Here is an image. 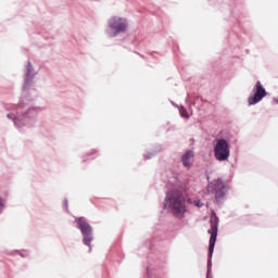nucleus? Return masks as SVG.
<instances>
[{
	"instance_id": "nucleus-14",
	"label": "nucleus",
	"mask_w": 278,
	"mask_h": 278,
	"mask_svg": "<svg viewBox=\"0 0 278 278\" xmlns=\"http://www.w3.org/2000/svg\"><path fill=\"white\" fill-rule=\"evenodd\" d=\"M147 276L148 278H153V269L151 267H147Z\"/></svg>"
},
{
	"instance_id": "nucleus-3",
	"label": "nucleus",
	"mask_w": 278,
	"mask_h": 278,
	"mask_svg": "<svg viewBox=\"0 0 278 278\" xmlns=\"http://www.w3.org/2000/svg\"><path fill=\"white\" fill-rule=\"evenodd\" d=\"M218 223H220V219H218V215H216V212L213 211L210 219L211 229L207 231L211 237L208 241L206 278H213L212 276H210V274L212 273V257L214 255V248L216 247V239L218 238Z\"/></svg>"
},
{
	"instance_id": "nucleus-13",
	"label": "nucleus",
	"mask_w": 278,
	"mask_h": 278,
	"mask_svg": "<svg viewBox=\"0 0 278 278\" xmlns=\"http://www.w3.org/2000/svg\"><path fill=\"white\" fill-rule=\"evenodd\" d=\"M63 210H65L66 214H71V210H68V199H64L63 201Z\"/></svg>"
},
{
	"instance_id": "nucleus-20",
	"label": "nucleus",
	"mask_w": 278,
	"mask_h": 278,
	"mask_svg": "<svg viewBox=\"0 0 278 278\" xmlns=\"http://www.w3.org/2000/svg\"><path fill=\"white\" fill-rule=\"evenodd\" d=\"M190 96H187L186 103H189Z\"/></svg>"
},
{
	"instance_id": "nucleus-21",
	"label": "nucleus",
	"mask_w": 278,
	"mask_h": 278,
	"mask_svg": "<svg viewBox=\"0 0 278 278\" xmlns=\"http://www.w3.org/2000/svg\"><path fill=\"white\" fill-rule=\"evenodd\" d=\"M173 105H175V102H172Z\"/></svg>"
},
{
	"instance_id": "nucleus-4",
	"label": "nucleus",
	"mask_w": 278,
	"mask_h": 278,
	"mask_svg": "<svg viewBox=\"0 0 278 278\" xmlns=\"http://www.w3.org/2000/svg\"><path fill=\"white\" fill-rule=\"evenodd\" d=\"M76 229L80 231L83 236V244L89 248V253L92 252V242L94 241V230L86 217H74Z\"/></svg>"
},
{
	"instance_id": "nucleus-15",
	"label": "nucleus",
	"mask_w": 278,
	"mask_h": 278,
	"mask_svg": "<svg viewBox=\"0 0 278 278\" xmlns=\"http://www.w3.org/2000/svg\"><path fill=\"white\" fill-rule=\"evenodd\" d=\"M94 153H97V150H92L90 153L87 154V157H90V160H94Z\"/></svg>"
},
{
	"instance_id": "nucleus-8",
	"label": "nucleus",
	"mask_w": 278,
	"mask_h": 278,
	"mask_svg": "<svg viewBox=\"0 0 278 278\" xmlns=\"http://www.w3.org/2000/svg\"><path fill=\"white\" fill-rule=\"evenodd\" d=\"M38 75V70L34 68V64L31 61H27L26 65L24 66V85H23V92H27L34 86V80Z\"/></svg>"
},
{
	"instance_id": "nucleus-17",
	"label": "nucleus",
	"mask_w": 278,
	"mask_h": 278,
	"mask_svg": "<svg viewBox=\"0 0 278 278\" xmlns=\"http://www.w3.org/2000/svg\"><path fill=\"white\" fill-rule=\"evenodd\" d=\"M194 205L195 207H201V205L199 204V201H194Z\"/></svg>"
},
{
	"instance_id": "nucleus-7",
	"label": "nucleus",
	"mask_w": 278,
	"mask_h": 278,
	"mask_svg": "<svg viewBox=\"0 0 278 278\" xmlns=\"http://www.w3.org/2000/svg\"><path fill=\"white\" fill-rule=\"evenodd\" d=\"M207 191L211 192V194H215L216 203L220 204L224 203L227 192H229V187L223 179L217 178L207 185Z\"/></svg>"
},
{
	"instance_id": "nucleus-10",
	"label": "nucleus",
	"mask_w": 278,
	"mask_h": 278,
	"mask_svg": "<svg viewBox=\"0 0 278 278\" xmlns=\"http://www.w3.org/2000/svg\"><path fill=\"white\" fill-rule=\"evenodd\" d=\"M192 160H194V151L188 150L185 155H182L181 162L185 168H192Z\"/></svg>"
},
{
	"instance_id": "nucleus-16",
	"label": "nucleus",
	"mask_w": 278,
	"mask_h": 278,
	"mask_svg": "<svg viewBox=\"0 0 278 278\" xmlns=\"http://www.w3.org/2000/svg\"><path fill=\"white\" fill-rule=\"evenodd\" d=\"M21 257H27V253L20 252Z\"/></svg>"
},
{
	"instance_id": "nucleus-6",
	"label": "nucleus",
	"mask_w": 278,
	"mask_h": 278,
	"mask_svg": "<svg viewBox=\"0 0 278 278\" xmlns=\"http://www.w3.org/2000/svg\"><path fill=\"white\" fill-rule=\"evenodd\" d=\"M213 152L217 162H227L231 156V144L225 138L215 139Z\"/></svg>"
},
{
	"instance_id": "nucleus-1",
	"label": "nucleus",
	"mask_w": 278,
	"mask_h": 278,
	"mask_svg": "<svg viewBox=\"0 0 278 278\" xmlns=\"http://www.w3.org/2000/svg\"><path fill=\"white\" fill-rule=\"evenodd\" d=\"M27 98H21L18 104H5L4 110L9 112L7 118L12 121L14 127L20 131H23L24 127H34L36 121H38V114L42 112L40 106H30L28 109L25 104Z\"/></svg>"
},
{
	"instance_id": "nucleus-18",
	"label": "nucleus",
	"mask_w": 278,
	"mask_h": 278,
	"mask_svg": "<svg viewBox=\"0 0 278 278\" xmlns=\"http://www.w3.org/2000/svg\"><path fill=\"white\" fill-rule=\"evenodd\" d=\"M180 116H181L182 118H189V116H188V115H185L184 113H181Z\"/></svg>"
},
{
	"instance_id": "nucleus-19",
	"label": "nucleus",
	"mask_w": 278,
	"mask_h": 278,
	"mask_svg": "<svg viewBox=\"0 0 278 278\" xmlns=\"http://www.w3.org/2000/svg\"><path fill=\"white\" fill-rule=\"evenodd\" d=\"M274 103L278 104V97L273 99Z\"/></svg>"
},
{
	"instance_id": "nucleus-12",
	"label": "nucleus",
	"mask_w": 278,
	"mask_h": 278,
	"mask_svg": "<svg viewBox=\"0 0 278 278\" xmlns=\"http://www.w3.org/2000/svg\"><path fill=\"white\" fill-rule=\"evenodd\" d=\"M3 210H5V199L0 197V215L3 214Z\"/></svg>"
},
{
	"instance_id": "nucleus-2",
	"label": "nucleus",
	"mask_w": 278,
	"mask_h": 278,
	"mask_svg": "<svg viewBox=\"0 0 278 278\" xmlns=\"http://www.w3.org/2000/svg\"><path fill=\"white\" fill-rule=\"evenodd\" d=\"M164 207L170 210L173 216L181 220L186 218V212H188V206H186V199L184 193L179 190H169L165 195Z\"/></svg>"
},
{
	"instance_id": "nucleus-5",
	"label": "nucleus",
	"mask_w": 278,
	"mask_h": 278,
	"mask_svg": "<svg viewBox=\"0 0 278 278\" xmlns=\"http://www.w3.org/2000/svg\"><path fill=\"white\" fill-rule=\"evenodd\" d=\"M129 27V23L127 18L121 16H112L108 20L106 25V36L109 38H117V36H123V34H127V29Z\"/></svg>"
},
{
	"instance_id": "nucleus-11",
	"label": "nucleus",
	"mask_w": 278,
	"mask_h": 278,
	"mask_svg": "<svg viewBox=\"0 0 278 278\" xmlns=\"http://www.w3.org/2000/svg\"><path fill=\"white\" fill-rule=\"evenodd\" d=\"M157 155V151L148 152L143 155L144 160H151V157H155Z\"/></svg>"
},
{
	"instance_id": "nucleus-9",
	"label": "nucleus",
	"mask_w": 278,
	"mask_h": 278,
	"mask_svg": "<svg viewBox=\"0 0 278 278\" xmlns=\"http://www.w3.org/2000/svg\"><path fill=\"white\" fill-rule=\"evenodd\" d=\"M252 92L253 96H250L248 99L249 105H257L265 97H268V91H266V88L260 80L256 81Z\"/></svg>"
}]
</instances>
